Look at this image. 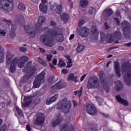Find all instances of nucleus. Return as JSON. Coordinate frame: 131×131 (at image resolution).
Returning <instances> with one entry per match:
<instances>
[{
	"instance_id": "3",
	"label": "nucleus",
	"mask_w": 131,
	"mask_h": 131,
	"mask_svg": "<svg viewBox=\"0 0 131 131\" xmlns=\"http://www.w3.org/2000/svg\"><path fill=\"white\" fill-rule=\"evenodd\" d=\"M71 107V102L68 100L67 98H64L62 101L58 103V108L59 110H62L63 112L68 113L70 110Z\"/></svg>"
},
{
	"instance_id": "46",
	"label": "nucleus",
	"mask_w": 131,
	"mask_h": 131,
	"mask_svg": "<svg viewBox=\"0 0 131 131\" xmlns=\"http://www.w3.org/2000/svg\"><path fill=\"white\" fill-rule=\"evenodd\" d=\"M50 25L52 26H56L57 25V23L55 22L53 20L50 21Z\"/></svg>"
},
{
	"instance_id": "33",
	"label": "nucleus",
	"mask_w": 131,
	"mask_h": 131,
	"mask_svg": "<svg viewBox=\"0 0 131 131\" xmlns=\"http://www.w3.org/2000/svg\"><path fill=\"white\" fill-rule=\"evenodd\" d=\"M89 14L90 16H95V15H96V9L93 7L90 8L89 11Z\"/></svg>"
},
{
	"instance_id": "23",
	"label": "nucleus",
	"mask_w": 131,
	"mask_h": 131,
	"mask_svg": "<svg viewBox=\"0 0 131 131\" xmlns=\"http://www.w3.org/2000/svg\"><path fill=\"white\" fill-rule=\"evenodd\" d=\"M115 88L117 91H121L123 88V86L122 85V83L120 81L118 80L115 82Z\"/></svg>"
},
{
	"instance_id": "27",
	"label": "nucleus",
	"mask_w": 131,
	"mask_h": 131,
	"mask_svg": "<svg viewBox=\"0 0 131 131\" xmlns=\"http://www.w3.org/2000/svg\"><path fill=\"white\" fill-rule=\"evenodd\" d=\"M54 88H56L57 89H63V88H65V85L62 81H60L54 85Z\"/></svg>"
},
{
	"instance_id": "60",
	"label": "nucleus",
	"mask_w": 131,
	"mask_h": 131,
	"mask_svg": "<svg viewBox=\"0 0 131 131\" xmlns=\"http://www.w3.org/2000/svg\"><path fill=\"white\" fill-rule=\"evenodd\" d=\"M67 59L68 60V62H69L70 61H71V58H70V56H67Z\"/></svg>"
},
{
	"instance_id": "59",
	"label": "nucleus",
	"mask_w": 131,
	"mask_h": 131,
	"mask_svg": "<svg viewBox=\"0 0 131 131\" xmlns=\"http://www.w3.org/2000/svg\"><path fill=\"white\" fill-rule=\"evenodd\" d=\"M74 34H72L70 36V40L73 39L74 38Z\"/></svg>"
},
{
	"instance_id": "30",
	"label": "nucleus",
	"mask_w": 131,
	"mask_h": 131,
	"mask_svg": "<svg viewBox=\"0 0 131 131\" xmlns=\"http://www.w3.org/2000/svg\"><path fill=\"white\" fill-rule=\"evenodd\" d=\"M4 62V49L0 46V63Z\"/></svg>"
},
{
	"instance_id": "17",
	"label": "nucleus",
	"mask_w": 131,
	"mask_h": 131,
	"mask_svg": "<svg viewBox=\"0 0 131 131\" xmlns=\"http://www.w3.org/2000/svg\"><path fill=\"white\" fill-rule=\"evenodd\" d=\"M114 68L115 70V74L117 77H120V69H119V62L115 61L114 62Z\"/></svg>"
},
{
	"instance_id": "28",
	"label": "nucleus",
	"mask_w": 131,
	"mask_h": 131,
	"mask_svg": "<svg viewBox=\"0 0 131 131\" xmlns=\"http://www.w3.org/2000/svg\"><path fill=\"white\" fill-rule=\"evenodd\" d=\"M69 19V15L66 13H63L60 15L61 21H67Z\"/></svg>"
},
{
	"instance_id": "4",
	"label": "nucleus",
	"mask_w": 131,
	"mask_h": 131,
	"mask_svg": "<svg viewBox=\"0 0 131 131\" xmlns=\"http://www.w3.org/2000/svg\"><path fill=\"white\" fill-rule=\"evenodd\" d=\"M100 33L102 40H105V39H106L108 43H111V42H112L113 40H114V37L119 38V37H120V36H121V33L120 32H115V33L112 36L111 35H108L107 36L103 32H100Z\"/></svg>"
},
{
	"instance_id": "29",
	"label": "nucleus",
	"mask_w": 131,
	"mask_h": 131,
	"mask_svg": "<svg viewBox=\"0 0 131 131\" xmlns=\"http://www.w3.org/2000/svg\"><path fill=\"white\" fill-rule=\"evenodd\" d=\"M80 5L82 8H85L89 5V2L88 0H81L80 1Z\"/></svg>"
},
{
	"instance_id": "2",
	"label": "nucleus",
	"mask_w": 131,
	"mask_h": 131,
	"mask_svg": "<svg viewBox=\"0 0 131 131\" xmlns=\"http://www.w3.org/2000/svg\"><path fill=\"white\" fill-rule=\"evenodd\" d=\"M122 72L124 75V78L127 85H131V64L124 62L122 64Z\"/></svg>"
},
{
	"instance_id": "38",
	"label": "nucleus",
	"mask_w": 131,
	"mask_h": 131,
	"mask_svg": "<svg viewBox=\"0 0 131 131\" xmlns=\"http://www.w3.org/2000/svg\"><path fill=\"white\" fill-rule=\"evenodd\" d=\"M53 59V55L51 54H48L47 55L46 59L48 62H51Z\"/></svg>"
},
{
	"instance_id": "5",
	"label": "nucleus",
	"mask_w": 131,
	"mask_h": 131,
	"mask_svg": "<svg viewBox=\"0 0 131 131\" xmlns=\"http://www.w3.org/2000/svg\"><path fill=\"white\" fill-rule=\"evenodd\" d=\"M46 75V72L43 71L42 73L39 74L38 76H36L33 84L34 88L36 89L39 88L40 84H42L45 82V76Z\"/></svg>"
},
{
	"instance_id": "22",
	"label": "nucleus",
	"mask_w": 131,
	"mask_h": 131,
	"mask_svg": "<svg viewBox=\"0 0 131 131\" xmlns=\"http://www.w3.org/2000/svg\"><path fill=\"white\" fill-rule=\"evenodd\" d=\"M32 64V61H29L25 67L24 69L23 70V72L26 73L29 70V72H30L32 70V68H30V66ZM30 69V70H29Z\"/></svg>"
},
{
	"instance_id": "57",
	"label": "nucleus",
	"mask_w": 131,
	"mask_h": 131,
	"mask_svg": "<svg viewBox=\"0 0 131 131\" xmlns=\"http://www.w3.org/2000/svg\"><path fill=\"white\" fill-rule=\"evenodd\" d=\"M116 15L117 17H119V16H120V12H119V11H117L116 13Z\"/></svg>"
},
{
	"instance_id": "18",
	"label": "nucleus",
	"mask_w": 131,
	"mask_h": 131,
	"mask_svg": "<svg viewBox=\"0 0 131 131\" xmlns=\"http://www.w3.org/2000/svg\"><path fill=\"white\" fill-rule=\"evenodd\" d=\"M116 100L120 104H122L124 106H128V102L125 99H123L120 97V95H117L116 96Z\"/></svg>"
},
{
	"instance_id": "45",
	"label": "nucleus",
	"mask_w": 131,
	"mask_h": 131,
	"mask_svg": "<svg viewBox=\"0 0 131 131\" xmlns=\"http://www.w3.org/2000/svg\"><path fill=\"white\" fill-rule=\"evenodd\" d=\"M68 63L67 67L68 68H70L72 67V60H70V61H67Z\"/></svg>"
},
{
	"instance_id": "48",
	"label": "nucleus",
	"mask_w": 131,
	"mask_h": 131,
	"mask_svg": "<svg viewBox=\"0 0 131 131\" xmlns=\"http://www.w3.org/2000/svg\"><path fill=\"white\" fill-rule=\"evenodd\" d=\"M68 5L69 6H70V9H72V7H73V3H72V2H71V1H68Z\"/></svg>"
},
{
	"instance_id": "55",
	"label": "nucleus",
	"mask_w": 131,
	"mask_h": 131,
	"mask_svg": "<svg viewBox=\"0 0 131 131\" xmlns=\"http://www.w3.org/2000/svg\"><path fill=\"white\" fill-rule=\"evenodd\" d=\"M104 26L106 29H108V28H110V27L108 25V24L107 23H105L104 24Z\"/></svg>"
},
{
	"instance_id": "14",
	"label": "nucleus",
	"mask_w": 131,
	"mask_h": 131,
	"mask_svg": "<svg viewBox=\"0 0 131 131\" xmlns=\"http://www.w3.org/2000/svg\"><path fill=\"white\" fill-rule=\"evenodd\" d=\"M25 29L26 32H27V33H29L32 37H34V36H35V32H33V28H32V27L29 25H27L25 27Z\"/></svg>"
},
{
	"instance_id": "6",
	"label": "nucleus",
	"mask_w": 131,
	"mask_h": 131,
	"mask_svg": "<svg viewBox=\"0 0 131 131\" xmlns=\"http://www.w3.org/2000/svg\"><path fill=\"white\" fill-rule=\"evenodd\" d=\"M100 86V82L99 79L96 77L90 78L87 84L88 89H96Z\"/></svg>"
},
{
	"instance_id": "31",
	"label": "nucleus",
	"mask_w": 131,
	"mask_h": 131,
	"mask_svg": "<svg viewBox=\"0 0 131 131\" xmlns=\"http://www.w3.org/2000/svg\"><path fill=\"white\" fill-rule=\"evenodd\" d=\"M55 11L56 14H61L62 13V5H57Z\"/></svg>"
},
{
	"instance_id": "62",
	"label": "nucleus",
	"mask_w": 131,
	"mask_h": 131,
	"mask_svg": "<svg viewBox=\"0 0 131 131\" xmlns=\"http://www.w3.org/2000/svg\"><path fill=\"white\" fill-rule=\"evenodd\" d=\"M39 50H40L41 53H45V49H43L42 48H39Z\"/></svg>"
},
{
	"instance_id": "7",
	"label": "nucleus",
	"mask_w": 131,
	"mask_h": 131,
	"mask_svg": "<svg viewBox=\"0 0 131 131\" xmlns=\"http://www.w3.org/2000/svg\"><path fill=\"white\" fill-rule=\"evenodd\" d=\"M13 2H14V0H0V9L8 11L10 5H11V6L13 7Z\"/></svg>"
},
{
	"instance_id": "10",
	"label": "nucleus",
	"mask_w": 131,
	"mask_h": 131,
	"mask_svg": "<svg viewBox=\"0 0 131 131\" xmlns=\"http://www.w3.org/2000/svg\"><path fill=\"white\" fill-rule=\"evenodd\" d=\"M45 122V115L43 114H39L34 121V124L37 125H41Z\"/></svg>"
},
{
	"instance_id": "52",
	"label": "nucleus",
	"mask_w": 131,
	"mask_h": 131,
	"mask_svg": "<svg viewBox=\"0 0 131 131\" xmlns=\"http://www.w3.org/2000/svg\"><path fill=\"white\" fill-rule=\"evenodd\" d=\"M26 127L28 131H31V127L29 125H27Z\"/></svg>"
},
{
	"instance_id": "63",
	"label": "nucleus",
	"mask_w": 131,
	"mask_h": 131,
	"mask_svg": "<svg viewBox=\"0 0 131 131\" xmlns=\"http://www.w3.org/2000/svg\"><path fill=\"white\" fill-rule=\"evenodd\" d=\"M51 52L52 53V54H54L55 55L57 54V51H56V50H52Z\"/></svg>"
},
{
	"instance_id": "51",
	"label": "nucleus",
	"mask_w": 131,
	"mask_h": 131,
	"mask_svg": "<svg viewBox=\"0 0 131 131\" xmlns=\"http://www.w3.org/2000/svg\"><path fill=\"white\" fill-rule=\"evenodd\" d=\"M62 73H64V74H67V73H68V70H67V69H63L61 71Z\"/></svg>"
},
{
	"instance_id": "9",
	"label": "nucleus",
	"mask_w": 131,
	"mask_h": 131,
	"mask_svg": "<svg viewBox=\"0 0 131 131\" xmlns=\"http://www.w3.org/2000/svg\"><path fill=\"white\" fill-rule=\"evenodd\" d=\"M100 81L101 83L102 84V86L103 89H104L105 91L106 92V93L109 92V85L108 84V83H107V81H106V79L105 78L102 77L103 76V72H100Z\"/></svg>"
},
{
	"instance_id": "36",
	"label": "nucleus",
	"mask_w": 131,
	"mask_h": 131,
	"mask_svg": "<svg viewBox=\"0 0 131 131\" xmlns=\"http://www.w3.org/2000/svg\"><path fill=\"white\" fill-rule=\"evenodd\" d=\"M74 93L75 95H78L79 98H80L81 94H82V88H81L79 91H74Z\"/></svg>"
},
{
	"instance_id": "24",
	"label": "nucleus",
	"mask_w": 131,
	"mask_h": 131,
	"mask_svg": "<svg viewBox=\"0 0 131 131\" xmlns=\"http://www.w3.org/2000/svg\"><path fill=\"white\" fill-rule=\"evenodd\" d=\"M39 9L41 12L46 13L48 12V6L43 4H40L39 5Z\"/></svg>"
},
{
	"instance_id": "13",
	"label": "nucleus",
	"mask_w": 131,
	"mask_h": 131,
	"mask_svg": "<svg viewBox=\"0 0 131 131\" xmlns=\"http://www.w3.org/2000/svg\"><path fill=\"white\" fill-rule=\"evenodd\" d=\"M28 61V57L24 56L20 58L19 62L18 64V66L19 68H23L25 66V63Z\"/></svg>"
},
{
	"instance_id": "19",
	"label": "nucleus",
	"mask_w": 131,
	"mask_h": 131,
	"mask_svg": "<svg viewBox=\"0 0 131 131\" xmlns=\"http://www.w3.org/2000/svg\"><path fill=\"white\" fill-rule=\"evenodd\" d=\"M121 25L124 32L128 31L129 30V28H130V24L126 21H123Z\"/></svg>"
},
{
	"instance_id": "43",
	"label": "nucleus",
	"mask_w": 131,
	"mask_h": 131,
	"mask_svg": "<svg viewBox=\"0 0 131 131\" xmlns=\"http://www.w3.org/2000/svg\"><path fill=\"white\" fill-rule=\"evenodd\" d=\"M7 129V125H3L0 127V131H6Z\"/></svg>"
},
{
	"instance_id": "53",
	"label": "nucleus",
	"mask_w": 131,
	"mask_h": 131,
	"mask_svg": "<svg viewBox=\"0 0 131 131\" xmlns=\"http://www.w3.org/2000/svg\"><path fill=\"white\" fill-rule=\"evenodd\" d=\"M19 50L21 51V52H26V51H27V49L25 48H19Z\"/></svg>"
},
{
	"instance_id": "64",
	"label": "nucleus",
	"mask_w": 131,
	"mask_h": 131,
	"mask_svg": "<svg viewBox=\"0 0 131 131\" xmlns=\"http://www.w3.org/2000/svg\"><path fill=\"white\" fill-rule=\"evenodd\" d=\"M103 116L104 117L107 118L109 116V115H107L106 114H103Z\"/></svg>"
},
{
	"instance_id": "1",
	"label": "nucleus",
	"mask_w": 131,
	"mask_h": 131,
	"mask_svg": "<svg viewBox=\"0 0 131 131\" xmlns=\"http://www.w3.org/2000/svg\"><path fill=\"white\" fill-rule=\"evenodd\" d=\"M46 22V18L45 17H39L38 21L35 25V28L37 32L40 31H46L48 33L43 34L41 37V40L42 43L47 46L52 48L54 46V38H55L57 41L62 42L64 39V36L60 29L51 30L48 27L42 28V24Z\"/></svg>"
},
{
	"instance_id": "47",
	"label": "nucleus",
	"mask_w": 131,
	"mask_h": 131,
	"mask_svg": "<svg viewBox=\"0 0 131 131\" xmlns=\"http://www.w3.org/2000/svg\"><path fill=\"white\" fill-rule=\"evenodd\" d=\"M6 33H7V32H6V31H5V30H0V34L1 35H3V36L6 35Z\"/></svg>"
},
{
	"instance_id": "11",
	"label": "nucleus",
	"mask_w": 131,
	"mask_h": 131,
	"mask_svg": "<svg viewBox=\"0 0 131 131\" xmlns=\"http://www.w3.org/2000/svg\"><path fill=\"white\" fill-rule=\"evenodd\" d=\"M62 120H63V117L62 116L60 115H57L53 121L52 126H53V127H55L57 125H59V124L62 122Z\"/></svg>"
},
{
	"instance_id": "26",
	"label": "nucleus",
	"mask_w": 131,
	"mask_h": 131,
	"mask_svg": "<svg viewBox=\"0 0 131 131\" xmlns=\"http://www.w3.org/2000/svg\"><path fill=\"white\" fill-rule=\"evenodd\" d=\"M92 31L94 36H96V37H98V35H99V32H98V30H97L96 26H92Z\"/></svg>"
},
{
	"instance_id": "32",
	"label": "nucleus",
	"mask_w": 131,
	"mask_h": 131,
	"mask_svg": "<svg viewBox=\"0 0 131 131\" xmlns=\"http://www.w3.org/2000/svg\"><path fill=\"white\" fill-rule=\"evenodd\" d=\"M84 50V46L82 44H78L77 47V51L78 53H81Z\"/></svg>"
},
{
	"instance_id": "25",
	"label": "nucleus",
	"mask_w": 131,
	"mask_h": 131,
	"mask_svg": "<svg viewBox=\"0 0 131 131\" xmlns=\"http://www.w3.org/2000/svg\"><path fill=\"white\" fill-rule=\"evenodd\" d=\"M76 78H77V76H74L73 74H71L69 76L68 79L70 81H75V82H77V81H76Z\"/></svg>"
},
{
	"instance_id": "61",
	"label": "nucleus",
	"mask_w": 131,
	"mask_h": 131,
	"mask_svg": "<svg viewBox=\"0 0 131 131\" xmlns=\"http://www.w3.org/2000/svg\"><path fill=\"white\" fill-rule=\"evenodd\" d=\"M73 104L74 107H76V106H77V102L76 101H73Z\"/></svg>"
},
{
	"instance_id": "49",
	"label": "nucleus",
	"mask_w": 131,
	"mask_h": 131,
	"mask_svg": "<svg viewBox=\"0 0 131 131\" xmlns=\"http://www.w3.org/2000/svg\"><path fill=\"white\" fill-rule=\"evenodd\" d=\"M58 62V60L56 58L53 59L52 61V63L53 65H57V63Z\"/></svg>"
},
{
	"instance_id": "8",
	"label": "nucleus",
	"mask_w": 131,
	"mask_h": 131,
	"mask_svg": "<svg viewBox=\"0 0 131 131\" xmlns=\"http://www.w3.org/2000/svg\"><path fill=\"white\" fill-rule=\"evenodd\" d=\"M86 112L88 114L92 116H95L98 113L97 108L93 104H90L86 105Z\"/></svg>"
},
{
	"instance_id": "21",
	"label": "nucleus",
	"mask_w": 131,
	"mask_h": 131,
	"mask_svg": "<svg viewBox=\"0 0 131 131\" xmlns=\"http://www.w3.org/2000/svg\"><path fill=\"white\" fill-rule=\"evenodd\" d=\"M104 17H110L112 14H113V11L110 8H107L103 11V13Z\"/></svg>"
},
{
	"instance_id": "50",
	"label": "nucleus",
	"mask_w": 131,
	"mask_h": 131,
	"mask_svg": "<svg viewBox=\"0 0 131 131\" xmlns=\"http://www.w3.org/2000/svg\"><path fill=\"white\" fill-rule=\"evenodd\" d=\"M114 20L116 23V24L117 25H119V23H120V22L118 20V18H115L114 19Z\"/></svg>"
},
{
	"instance_id": "54",
	"label": "nucleus",
	"mask_w": 131,
	"mask_h": 131,
	"mask_svg": "<svg viewBox=\"0 0 131 131\" xmlns=\"http://www.w3.org/2000/svg\"><path fill=\"white\" fill-rule=\"evenodd\" d=\"M58 50L59 51H63L64 50V47L63 46H59L58 48Z\"/></svg>"
},
{
	"instance_id": "34",
	"label": "nucleus",
	"mask_w": 131,
	"mask_h": 131,
	"mask_svg": "<svg viewBox=\"0 0 131 131\" xmlns=\"http://www.w3.org/2000/svg\"><path fill=\"white\" fill-rule=\"evenodd\" d=\"M13 57H14V56L11 55V53H8L7 54V62L8 64H10V63H11V62H12V59H13Z\"/></svg>"
},
{
	"instance_id": "58",
	"label": "nucleus",
	"mask_w": 131,
	"mask_h": 131,
	"mask_svg": "<svg viewBox=\"0 0 131 131\" xmlns=\"http://www.w3.org/2000/svg\"><path fill=\"white\" fill-rule=\"evenodd\" d=\"M125 46H127V47H131V42H129V43H125Z\"/></svg>"
},
{
	"instance_id": "15",
	"label": "nucleus",
	"mask_w": 131,
	"mask_h": 131,
	"mask_svg": "<svg viewBox=\"0 0 131 131\" xmlns=\"http://www.w3.org/2000/svg\"><path fill=\"white\" fill-rule=\"evenodd\" d=\"M58 98H59V96L58 95V94H56L52 97L48 98L46 100V105H51V104H52V103L56 102Z\"/></svg>"
},
{
	"instance_id": "16",
	"label": "nucleus",
	"mask_w": 131,
	"mask_h": 131,
	"mask_svg": "<svg viewBox=\"0 0 131 131\" xmlns=\"http://www.w3.org/2000/svg\"><path fill=\"white\" fill-rule=\"evenodd\" d=\"M25 103L22 104L23 107H27V106H29L32 102V98L31 96H25Z\"/></svg>"
},
{
	"instance_id": "56",
	"label": "nucleus",
	"mask_w": 131,
	"mask_h": 131,
	"mask_svg": "<svg viewBox=\"0 0 131 131\" xmlns=\"http://www.w3.org/2000/svg\"><path fill=\"white\" fill-rule=\"evenodd\" d=\"M85 76H86V75L84 74V75H83L80 79V81H83V79H84V78H85Z\"/></svg>"
},
{
	"instance_id": "35",
	"label": "nucleus",
	"mask_w": 131,
	"mask_h": 131,
	"mask_svg": "<svg viewBox=\"0 0 131 131\" xmlns=\"http://www.w3.org/2000/svg\"><path fill=\"white\" fill-rule=\"evenodd\" d=\"M58 65L59 67H65V66H66V63H65V62L63 61L62 59L60 58L59 60V62Z\"/></svg>"
},
{
	"instance_id": "41",
	"label": "nucleus",
	"mask_w": 131,
	"mask_h": 131,
	"mask_svg": "<svg viewBox=\"0 0 131 131\" xmlns=\"http://www.w3.org/2000/svg\"><path fill=\"white\" fill-rule=\"evenodd\" d=\"M96 99H97L98 104L101 105V104H102V102H103V99H101L99 96H96Z\"/></svg>"
},
{
	"instance_id": "20",
	"label": "nucleus",
	"mask_w": 131,
	"mask_h": 131,
	"mask_svg": "<svg viewBox=\"0 0 131 131\" xmlns=\"http://www.w3.org/2000/svg\"><path fill=\"white\" fill-rule=\"evenodd\" d=\"M79 34L82 37H86L89 35V29L83 28L79 31Z\"/></svg>"
},
{
	"instance_id": "12",
	"label": "nucleus",
	"mask_w": 131,
	"mask_h": 131,
	"mask_svg": "<svg viewBox=\"0 0 131 131\" xmlns=\"http://www.w3.org/2000/svg\"><path fill=\"white\" fill-rule=\"evenodd\" d=\"M18 61H19L18 58H15L11 62L10 69V72L12 73H13V72H15V71H16V67L17 66V64H18Z\"/></svg>"
},
{
	"instance_id": "37",
	"label": "nucleus",
	"mask_w": 131,
	"mask_h": 131,
	"mask_svg": "<svg viewBox=\"0 0 131 131\" xmlns=\"http://www.w3.org/2000/svg\"><path fill=\"white\" fill-rule=\"evenodd\" d=\"M38 62L39 63H40V64H42V65H43L44 66H47V65H48V63H47V62H46V61H43V60H42L41 58H38Z\"/></svg>"
},
{
	"instance_id": "39",
	"label": "nucleus",
	"mask_w": 131,
	"mask_h": 131,
	"mask_svg": "<svg viewBox=\"0 0 131 131\" xmlns=\"http://www.w3.org/2000/svg\"><path fill=\"white\" fill-rule=\"evenodd\" d=\"M18 9L21 10V11H25V6L23 4H19L18 5Z\"/></svg>"
},
{
	"instance_id": "42",
	"label": "nucleus",
	"mask_w": 131,
	"mask_h": 131,
	"mask_svg": "<svg viewBox=\"0 0 131 131\" xmlns=\"http://www.w3.org/2000/svg\"><path fill=\"white\" fill-rule=\"evenodd\" d=\"M16 110L19 115H22V111L21 110V109H20V108H19V107L16 106Z\"/></svg>"
},
{
	"instance_id": "44",
	"label": "nucleus",
	"mask_w": 131,
	"mask_h": 131,
	"mask_svg": "<svg viewBox=\"0 0 131 131\" xmlns=\"http://www.w3.org/2000/svg\"><path fill=\"white\" fill-rule=\"evenodd\" d=\"M84 23H85V20H84V19H82L79 20V26H81L82 25V24H84Z\"/></svg>"
},
{
	"instance_id": "40",
	"label": "nucleus",
	"mask_w": 131,
	"mask_h": 131,
	"mask_svg": "<svg viewBox=\"0 0 131 131\" xmlns=\"http://www.w3.org/2000/svg\"><path fill=\"white\" fill-rule=\"evenodd\" d=\"M16 36V32L15 30H12L10 32V37L11 38H14Z\"/></svg>"
}]
</instances>
